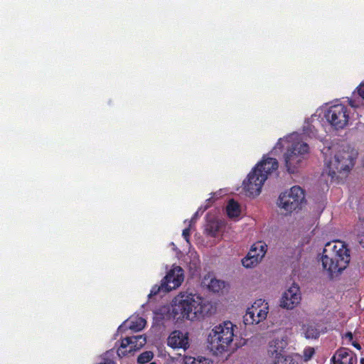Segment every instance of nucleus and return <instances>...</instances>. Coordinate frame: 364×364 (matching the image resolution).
<instances>
[{
    "label": "nucleus",
    "instance_id": "obj_1",
    "mask_svg": "<svg viewBox=\"0 0 364 364\" xmlns=\"http://www.w3.org/2000/svg\"><path fill=\"white\" fill-rule=\"evenodd\" d=\"M210 311V304L200 295L183 291L172 301L171 313L174 318L195 321L203 318Z\"/></svg>",
    "mask_w": 364,
    "mask_h": 364
},
{
    "label": "nucleus",
    "instance_id": "obj_2",
    "mask_svg": "<svg viewBox=\"0 0 364 364\" xmlns=\"http://www.w3.org/2000/svg\"><path fill=\"white\" fill-rule=\"evenodd\" d=\"M279 163L276 159L264 156L243 181L247 194L252 197L258 196L266 180L277 171Z\"/></svg>",
    "mask_w": 364,
    "mask_h": 364
},
{
    "label": "nucleus",
    "instance_id": "obj_3",
    "mask_svg": "<svg viewBox=\"0 0 364 364\" xmlns=\"http://www.w3.org/2000/svg\"><path fill=\"white\" fill-rule=\"evenodd\" d=\"M350 259V250L341 241L327 242L321 257L323 267L329 275L341 273L348 266Z\"/></svg>",
    "mask_w": 364,
    "mask_h": 364
},
{
    "label": "nucleus",
    "instance_id": "obj_4",
    "mask_svg": "<svg viewBox=\"0 0 364 364\" xmlns=\"http://www.w3.org/2000/svg\"><path fill=\"white\" fill-rule=\"evenodd\" d=\"M234 325L230 321L215 326L208 336L210 349L215 353L227 351L234 336Z\"/></svg>",
    "mask_w": 364,
    "mask_h": 364
},
{
    "label": "nucleus",
    "instance_id": "obj_5",
    "mask_svg": "<svg viewBox=\"0 0 364 364\" xmlns=\"http://www.w3.org/2000/svg\"><path fill=\"white\" fill-rule=\"evenodd\" d=\"M354 166V159L348 151L338 150L329 161L326 159L323 174L326 173L333 180L338 173H348Z\"/></svg>",
    "mask_w": 364,
    "mask_h": 364
},
{
    "label": "nucleus",
    "instance_id": "obj_6",
    "mask_svg": "<svg viewBox=\"0 0 364 364\" xmlns=\"http://www.w3.org/2000/svg\"><path fill=\"white\" fill-rule=\"evenodd\" d=\"M308 144L296 141L291 144L284 154V161L287 170L290 173L296 171L299 164L302 161L304 155L309 152Z\"/></svg>",
    "mask_w": 364,
    "mask_h": 364
},
{
    "label": "nucleus",
    "instance_id": "obj_7",
    "mask_svg": "<svg viewBox=\"0 0 364 364\" xmlns=\"http://www.w3.org/2000/svg\"><path fill=\"white\" fill-rule=\"evenodd\" d=\"M279 206L289 213L300 209L301 205L305 202V195L304 190L294 186L289 191H286L279 195Z\"/></svg>",
    "mask_w": 364,
    "mask_h": 364
},
{
    "label": "nucleus",
    "instance_id": "obj_8",
    "mask_svg": "<svg viewBox=\"0 0 364 364\" xmlns=\"http://www.w3.org/2000/svg\"><path fill=\"white\" fill-rule=\"evenodd\" d=\"M325 117L335 129H342L348 124L349 109L343 104L333 105L328 107L325 113Z\"/></svg>",
    "mask_w": 364,
    "mask_h": 364
},
{
    "label": "nucleus",
    "instance_id": "obj_9",
    "mask_svg": "<svg viewBox=\"0 0 364 364\" xmlns=\"http://www.w3.org/2000/svg\"><path fill=\"white\" fill-rule=\"evenodd\" d=\"M268 304L264 300L258 299L254 302L250 308H248L244 316L245 325L257 324L264 321L268 314Z\"/></svg>",
    "mask_w": 364,
    "mask_h": 364
},
{
    "label": "nucleus",
    "instance_id": "obj_10",
    "mask_svg": "<svg viewBox=\"0 0 364 364\" xmlns=\"http://www.w3.org/2000/svg\"><path fill=\"white\" fill-rule=\"evenodd\" d=\"M146 343V338L142 335L126 337L121 341L117 355L119 357L127 356L140 350Z\"/></svg>",
    "mask_w": 364,
    "mask_h": 364
},
{
    "label": "nucleus",
    "instance_id": "obj_11",
    "mask_svg": "<svg viewBox=\"0 0 364 364\" xmlns=\"http://www.w3.org/2000/svg\"><path fill=\"white\" fill-rule=\"evenodd\" d=\"M265 253L266 245L257 242L252 246L247 256L242 259V264L246 268H252L261 261Z\"/></svg>",
    "mask_w": 364,
    "mask_h": 364
},
{
    "label": "nucleus",
    "instance_id": "obj_12",
    "mask_svg": "<svg viewBox=\"0 0 364 364\" xmlns=\"http://www.w3.org/2000/svg\"><path fill=\"white\" fill-rule=\"evenodd\" d=\"M183 269L179 266L173 267L161 280L162 287L165 289V292H169L178 288L183 282Z\"/></svg>",
    "mask_w": 364,
    "mask_h": 364
},
{
    "label": "nucleus",
    "instance_id": "obj_13",
    "mask_svg": "<svg viewBox=\"0 0 364 364\" xmlns=\"http://www.w3.org/2000/svg\"><path fill=\"white\" fill-rule=\"evenodd\" d=\"M299 287L294 284L283 294L280 300V306L287 309H293L301 301Z\"/></svg>",
    "mask_w": 364,
    "mask_h": 364
},
{
    "label": "nucleus",
    "instance_id": "obj_14",
    "mask_svg": "<svg viewBox=\"0 0 364 364\" xmlns=\"http://www.w3.org/2000/svg\"><path fill=\"white\" fill-rule=\"evenodd\" d=\"M356 355L348 348H340L336 350L330 360V364H357Z\"/></svg>",
    "mask_w": 364,
    "mask_h": 364
},
{
    "label": "nucleus",
    "instance_id": "obj_15",
    "mask_svg": "<svg viewBox=\"0 0 364 364\" xmlns=\"http://www.w3.org/2000/svg\"><path fill=\"white\" fill-rule=\"evenodd\" d=\"M287 346V341L284 339H274L269 343L268 348V355L273 360L279 359L280 357H287L285 348Z\"/></svg>",
    "mask_w": 364,
    "mask_h": 364
},
{
    "label": "nucleus",
    "instance_id": "obj_16",
    "mask_svg": "<svg viewBox=\"0 0 364 364\" xmlns=\"http://www.w3.org/2000/svg\"><path fill=\"white\" fill-rule=\"evenodd\" d=\"M168 345L174 349L186 350L189 346L188 333H183L180 331H173L168 338Z\"/></svg>",
    "mask_w": 364,
    "mask_h": 364
},
{
    "label": "nucleus",
    "instance_id": "obj_17",
    "mask_svg": "<svg viewBox=\"0 0 364 364\" xmlns=\"http://www.w3.org/2000/svg\"><path fill=\"white\" fill-rule=\"evenodd\" d=\"M349 105L353 108H364V82L352 92L350 97L348 98Z\"/></svg>",
    "mask_w": 364,
    "mask_h": 364
},
{
    "label": "nucleus",
    "instance_id": "obj_18",
    "mask_svg": "<svg viewBox=\"0 0 364 364\" xmlns=\"http://www.w3.org/2000/svg\"><path fill=\"white\" fill-rule=\"evenodd\" d=\"M355 240L364 247V219L359 218V221L355 225L353 232Z\"/></svg>",
    "mask_w": 364,
    "mask_h": 364
},
{
    "label": "nucleus",
    "instance_id": "obj_19",
    "mask_svg": "<svg viewBox=\"0 0 364 364\" xmlns=\"http://www.w3.org/2000/svg\"><path fill=\"white\" fill-rule=\"evenodd\" d=\"M227 215L229 218H235L240 214V207L239 203L234 199L229 200L226 207Z\"/></svg>",
    "mask_w": 364,
    "mask_h": 364
},
{
    "label": "nucleus",
    "instance_id": "obj_20",
    "mask_svg": "<svg viewBox=\"0 0 364 364\" xmlns=\"http://www.w3.org/2000/svg\"><path fill=\"white\" fill-rule=\"evenodd\" d=\"M146 320L141 317H136L129 321V328L133 331H141L146 325Z\"/></svg>",
    "mask_w": 364,
    "mask_h": 364
},
{
    "label": "nucleus",
    "instance_id": "obj_21",
    "mask_svg": "<svg viewBox=\"0 0 364 364\" xmlns=\"http://www.w3.org/2000/svg\"><path fill=\"white\" fill-rule=\"evenodd\" d=\"M207 286L208 289L213 292H219L224 288L225 284L223 281L216 279H211Z\"/></svg>",
    "mask_w": 364,
    "mask_h": 364
},
{
    "label": "nucleus",
    "instance_id": "obj_22",
    "mask_svg": "<svg viewBox=\"0 0 364 364\" xmlns=\"http://www.w3.org/2000/svg\"><path fill=\"white\" fill-rule=\"evenodd\" d=\"M184 364H210L209 360L204 357L195 358L193 357H186Z\"/></svg>",
    "mask_w": 364,
    "mask_h": 364
},
{
    "label": "nucleus",
    "instance_id": "obj_23",
    "mask_svg": "<svg viewBox=\"0 0 364 364\" xmlns=\"http://www.w3.org/2000/svg\"><path fill=\"white\" fill-rule=\"evenodd\" d=\"M316 350L314 348L311 346H306L303 350V354L301 355L302 360L304 362H308L314 356Z\"/></svg>",
    "mask_w": 364,
    "mask_h": 364
},
{
    "label": "nucleus",
    "instance_id": "obj_24",
    "mask_svg": "<svg viewBox=\"0 0 364 364\" xmlns=\"http://www.w3.org/2000/svg\"><path fill=\"white\" fill-rule=\"evenodd\" d=\"M219 230V225L218 222L210 221L206 226V231L210 236L215 237Z\"/></svg>",
    "mask_w": 364,
    "mask_h": 364
},
{
    "label": "nucleus",
    "instance_id": "obj_25",
    "mask_svg": "<svg viewBox=\"0 0 364 364\" xmlns=\"http://www.w3.org/2000/svg\"><path fill=\"white\" fill-rule=\"evenodd\" d=\"M154 354L151 351H145L141 353L137 358V362L144 364L149 362L153 358Z\"/></svg>",
    "mask_w": 364,
    "mask_h": 364
},
{
    "label": "nucleus",
    "instance_id": "obj_26",
    "mask_svg": "<svg viewBox=\"0 0 364 364\" xmlns=\"http://www.w3.org/2000/svg\"><path fill=\"white\" fill-rule=\"evenodd\" d=\"M319 335L318 330L311 326H309L305 330V336L307 338H317Z\"/></svg>",
    "mask_w": 364,
    "mask_h": 364
},
{
    "label": "nucleus",
    "instance_id": "obj_27",
    "mask_svg": "<svg viewBox=\"0 0 364 364\" xmlns=\"http://www.w3.org/2000/svg\"><path fill=\"white\" fill-rule=\"evenodd\" d=\"M272 364H295V360L291 355L280 357L279 359L273 360Z\"/></svg>",
    "mask_w": 364,
    "mask_h": 364
},
{
    "label": "nucleus",
    "instance_id": "obj_28",
    "mask_svg": "<svg viewBox=\"0 0 364 364\" xmlns=\"http://www.w3.org/2000/svg\"><path fill=\"white\" fill-rule=\"evenodd\" d=\"M161 291L165 292V289L162 287V282L161 283L160 286L155 285L151 288L150 294H149V296L151 297L153 296H156Z\"/></svg>",
    "mask_w": 364,
    "mask_h": 364
},
{
    "label": "nucleus",
    "instance_id": "obj_29",
    "mask_svg": "<svg viewBox=\"0 0 364 364\" xmlns=\"http://www.w3.org/2000/svg\"><path fill=\"white\" fill-rule=\"evenodd\" d=\"M182 235L184 237V239L189 242V237H190V229L189 228H185L183 230Z\"/></svg>",
    "mask_w": 364,
    "mask_h": 364
},
{
    "label": "nucleus",
    "instance_id": "obj_30",
    "mask_svg": "<svg viewBox=\"0 0 364 364\" xmlns=\"http://www.w3.org/2000/svg\"><path fill=\"white\" fill-rule=\"evenodd\" d=\"M346 338H348L350 341L353 340V334L351 332H347L345 335Z\"/></svg>",
    "mask_w": 364,
    "mask_h": 364
},
{
    "label": "nucleus",
    "instance_id": "obj_31",
    "mask_svg": "<svg viewBox=\"0 0 364 364\" xmlns=\"http://www.w3.org/2000/svg\"><path fill=\"white\" fill-rule=\"evenodd\" d=\"M281 139L277 141V143L276 144V146H274V149H282V142H281Z\"/></svg>",
    "mask_w": 364,
    "mask_h": 364
},
{
    "label": "nucleus",
    "instance_id": "obj_32",
    "mask_svg": "<svg viewBox=\"0 0 364 364\" xmlns=\"http://www.w3.org/2000/svg\"><path fill=\"white\" fill-rule=\"evenodd\" d=\"M98 364H114V363L110 360H106L105 362L104 363H98Z\"/></svg>",
    "mask_w": 364,
    "mask_h": 364
},
{
    "label": "nucleus",
    "instance_id": "obj_33",
    "mask_svg": "<svg viewBox=\"0 0 364 364\" xmlns=\"http://www.w3.org/2000/svg\"><path fill=\"white\" fill-rule=\"evenodd\" d=\"M353 346L356 348L357 349L360 350V346L358 343H353Z\"/></svg>",
    "mask_w": 364,
    "mask_h": 364
},
{
    "label": "nucleus",
    "instance_id": "obj_34",
    "mask_svg": "<svg viewBox=\"0 0 364 364\" xmlns=\"http://www.w3.org/2000/svg\"><path fill=\"white\" fill-rule=\"evenodd\" d=\"M360 364H364V358L360 359Z\"/></svg>",
    "mask_w": 364,
    "mask_h": 364
},
{
    "label": "nucleus",
    "instance_id": "obj_35",
    "mask_svg": "<svg viewBox=\"0 0 364 364\" xmlns=\"http://www.w3.org/2000/svg\"><path fill=\"white\" fill-rule=\"evenodd\" d=\"M150 364H155V363H150Z\"/></svg>",
    "mask_w": 364,
    "mask_h": 364
}]
</instances>
